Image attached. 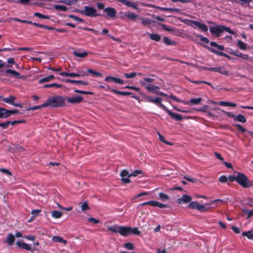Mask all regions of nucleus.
Returning a JSON list of instances; mask_svg holds the SVG:
<instances>
[{
    "instance_id": "nucleus-52",
    "label": "nucleus",
    "mask_w": 253,
    "mask_h": 253,
    "mask_svg": "<svg viewBox=\"0 0 253 253\" xmlns=\"http://www.w3.org/2000/svg\"><path fill=\"white\" fill-rule=\"evenodd\" d=\"M0 171L2 172L3 173L7 174V175H8L9 176H11L12 175V174L10 172V171L8 169H0Z\"/></svg>"
},
{
    "instance_id": "nucleus-33",
    "label": "nucleus",
    "mask_w": 253,
    "mask_h": 253,
    "mask_svg": "<svg viewBox=\"0 0 253 253\" xmlns=\"http://www.w3.org/2000/svg\"><path fill=\"white\" fill-rule=\"evenodd\" d=\"M51 215L55 218H59L62 215V213L58 211H53L51 212Z\"/></svg>"
},
{
    "instance_id": "nucleus-17",
    "label": "nucleus",
    "mask_w": 253,
    "mask_h": 253,
    "mask_svg": "<svg viewBox=\"0 0 253 253\" xmlns=\"http://www.w3.org/2000/svg\"><path fill=\"white\" fill-rule=\"evenodd\" d=\"M16 245L20 248H22L23 249H25L27 251H31V252H34V250H32L30 245L25 243L22 241H17L16 242Z\"/></svg>"
},
{
    "instance_id": "nucleus-19",
    "label": "nucleus",
    "mask_w": 253,
    "mask_h": 253,
    "mask_svg": "<svg viewBox=\"0 0 253 253\" xmlns=\"http://www.w3.org/2000/svg\"><path fill=\"white\" fill-rule=\"evenodd\" d=\"M104 12H105L107 15L110 17H115L116 16V11L115 8L112 7H107L104 9Z\"/></svg>"
},
{
    "instance_id": "nucleus-16",
    "label": "nucleus",
    "mask_w": 253,
    "mask_h": 253,
    "mask_svg": "<svg viewBox=\"0 0 253 253\" xmlns=\"http://www.w3.org/2000/svg\"><path fill=\"white\" fill-rule=\"evenodd\" d=\"M192 198L190 196L187 195H183L181 198L177 200V202L179 204H185L190 202Z\"/></svg>"
},
{
    "instance_id": "nucleus-4",
    "label": "nucleus",
    "mask_w": 253,
    "mask_h": 253,
    "mask_svg": "<svg viewBox=\"0 0 253 253\" xmlns=\"http://www.w3.org/2000/svg\"><path fill=\"white\" fill-rule=\"evenodd\" d=\"M236 181L244 188H248L253 185L252 182L242 173H238L236 175Z\"/></svg>"
},
{
    "instance_id": "nucleus-13",
    "label": "nucleus",
    "mask_w": 253,
    "mask_h": 253,
    "mask_svg": "<svg viewBox=\"0 0 253 253\" xmlns=\"http://www.w3.org/2000/svg\"><path fill=\"white\" fill-rule=\"evenodd\" d=\"M223 28L222 26L218 25L210 27V31L211 33L215 35L216 36L219 37L223 32Z\"/></svg>"
},
{
    "instance_id": "nucleus-64",
    "label": "nucleus",
    "mask_w": 253,
    "mask_h": 253,
    "mask_svg": "<svg viewBox=\"0 0 253 253\" xmlns=\"http://www.w3.org/2000/svg\"><path fill=\"white\" fill-rule=\"evenodd\" d=\"M231 228L235 233H236L237 234H238L240 233V229L237 227L235 226H232Z\"/></svg>"
},
{
    "instance_id": "nucleus-29",
    "label": "nucleus",
    "mask_w": 253,
    "mask_h": 253,
    "mask_svg": "<svg viewBox=\"0 0 253 253\" xmlns=\"http://www.w3.org/2000/svg\"><path fill=\"white\" fill-rule=\"evenodd\" d=\"M139 20L141 21V23L143 25L149 26L151 24V20L149 18L140 17V19Z\"/></svg>"
},
{
    "instance_id": "nucleus-61",
    "label": "nucleus",
    "mask_w": 253,
    "mask_h": 253,
    "mask_svg": "<svg viewBox=\"0 0 253 253\" xmlns=\"http://www.w3.org/2000/svg\"><path fill=\"white\" fill-rule=\"evenodd\" d=\"M86 31H91V32H93L96 35H98L99 34V32L97 31H96L94 29H91V28H85L84 29Z\"/></svg>"
},
{
    "instance_id": "nucleus-54",
    "label": "nucleus",
    "mask_w": 253,
    "mask_h": 253,
    "mask_svg": "<svg viewBox=\"0 0 253 253\" xmlns=\"http://www.w3.org/2000/svg\"><path fill=\"white\" fill-rule=\"evenodd\" d=\"M10 125V121H7L4 123H0V126L3 128H6Z\"/></svg>"
},
{
    "instance_id": "nucleus-18",
    "label": "nucleus",
    "mask_w": 253,
    "mask_h": 253,
    "mask_svg": "<svg viewBox=\"0 0 253 253\" xmlns=\"http://www.w3.org/2000/svg\"><path fill=\"white\" fill-rule=\"evenodd\" d=\"M231 53L233 55L241 57L243 59H244L247 61H250L252 59V58L249 57V56L248 55L240 53L237 50L232 51V52H231Z\"/></svg>"
},
{
    "instance_id": "nucleus-12",
    "label": "nucleus",
    "mask_w": 253,
    "mask_h": 253,
    "mask_svg": "<svg viewBox=\"0 0 253 253\" xmlns=\"http://www.w3.org/2000/svg\"><path fill=\"white\" fill-rule=\"evenodd\" d=\"M219 201H220V200L217 199V200L211 201L209 203L206 204V206L208 207V208H207L204 205L198 204V206L197 207V210L201 212L206 211H207L208 209L210 208V206H212L213 204Z\"/></svg>"
},
{
    "instance_id": "nucleus-55",
    "label": "nucleus",
    "mask_w": 253,
    "mask_h": 253,
    "mask_svg": "<svg viewBox=\"0 0 253 253\" xmlns=\"http://www.w3.org/2000/svg\"><path fill=\"white\" fill-rule=\"evenodd\" d=\"M98 88L100 89H104L106 90H110L111 91V88L108 85H99L98 86Z\"/></svg>"
},
{
    "instance_id": "nucleus-31",
    "label": "nucleus",
    "mask_w": 253,
    "mask_h": 253,
    "mask_svg": "<svg viewBox=\"0 0 253 253\" xmlns=\"http://www.w3.org/2000/svg\"><path fill=\"white\" fill-rule=\"evenodd\" d=\"M54 78V77L53 75H50L49 76L46 77L45 78H43L42 79H41L39 80V83L41 84L48 82L51 80L53 79Z\"/></svg>"
},
{
    "instance_id": "nucleus-22",
    "label": "nucleus",
    "mask_w": 253,
    "mask_h": 253,
    "mask_svg": "<svg viewBox=\"0 0 253 253\" xmlns=\"http://www.w3.org/2000/svg\"><path fill=\"white\" fill-rule=\"evenodd\" d=\"M52 240L54 242L63 243L64 245L67 244V241L64 240L62 237L54 236L52 237Z\"/></svg>"
},
{
    "instance_id": "nucleus-14",
    "label": "nucleus",
    "mask_w": 253,
    "mask_h": 253,
    "mask_svg": "<svg viewBox=\"0 0 253 253\" xmlns=\"http://www.w3.org/2000/svg\"><path fill=\"white\" fill-rule=\"evenodd\" d=\"M104 80L105 82L108 83L114 82L120 84H124V81L123 80L112 76L106 77Z\"/></svg>"
},
{
    "instance_id": "nucleus-7",
    "label": "nucleus",
    "mask_w": 253,
    "mask_h": 253,
    "mask_svg": "<svg viewBox=\"0 0 253 253\" xmlns=\"http://www.w3.org/2000/svg\"><path fill=\"white\" fill-rule=\"evenodd\" d=\"M160 107L168 113V114L173 119L176 121H180L183 118L180 114L173 113L169 110L164 105H160Z\"/></svg>"
},
{
    "instance_id": "nucleus-25",
    "label": "nucleus",
    "mask_w": 253,
    "mask_h": 253,
    "mask_svg": "<svg viewBox=\"0 0 253 253\" xmlns=\"http://www.w3.org/2000/svg\"><path fill=\"white\" fill-rule=\"evenodd\" d=\"M6 74H10L17 78H20V74L16 71L12 69H7L5 71Z\"/></svg>"
},
{
    "instance_id": "nucleus-9",
    "label": "nucleus",
    "mask_w": 253,
    "mask_h": 253,
    "mask_svg": "<svg viewBox=\"0 0 253 253\" xmlns=\"http://www.w3.org/2000/svg\"><path fill=\"white\" fill-rule=\"evenodd\" d=\"M60 75L62 76H65V77H70L71 78H75V77H79L81 76H85L86 75V73L84 71H79L78 73H67V72H62L60 73Z\"/></svg>"
},
{
    "instance_id": "nucleus-42",
    "label": "nucleus",
    "mask_w": 253,
    "mask_h": 253,
    "mask_svg": "<svg viewBox=\"0 0 253 253\" xmlns=\"http://www.w3.org/2000/svg\"><path fill=\"white\" fill-rule=\"evenodd\" d=\"M43 87L44 88L53 87H60L61 85L59 84H58L53 83V84H45L43 86Z\"/></svg>"
},
{
    "instance_id": "nucleus-60",
    "label": "nucleus",
    "mask_w": 253,
    "mask_h": 253,
    "mask_svg": "<svg viewBox=\"0 0 253 253\" xmlns=\"http://www.w3.org/2000/svg\"><path fill=\"white\" fill-rule=\"evenodd\" d=\"M88 220L89 221L93 222V223H94L95 224H97V223H99V220L96 219L94 218H92V217L89 218L88 219Z\"/></svg>"
},
{
    "instance_id": "nucleus-6",
    "label": "nucleus",
    "mask_w": 253,
    "mask_h": 253,
    "mask_svg": "<svg viewBox=\"0 0 253 253\" xmlns=\"http://www.w3.org/2000/svg\"><path fill=\"white\" fill-rule=\"evenodd\" d=\"M16 98L14 96L11 95L7 97L4 98L2 97V100L5 103H6L10 105H12L15 107H18L21 108H22L23 105L22 104L14 103V101L16 100Z\"/></svg>"
},
{
    "instance_id": "nucleus-62",
    "label": "nucleus",
    "mask_w": 253,
    "mask_h": 253,
    "mask_svg": "<svg viewBox=\"0 0 253 253\" xmlns=\"http://www.w3.org/2000/svg\"><path fill=\"white\" fill-rule=\"evenodd\" d=\"M158 202L156 201H150L149 205L152 207H157Z\"/></svg>"
},
{
    "instance_id": "nucleus-43",
    "label": "nucleus",
    "mask_w": 253,
    "mask_h": 253,
    "mask_svg": "<svg viewBox=\"0 0 253 253\" xmlns=\"http://www.w3.org/2000/svg\"><path fill=\"white\" fill-rule=\"evenodd\" d=\"M162 99L159 97H156L153 99V103H154L155 104H159V107H160V105H163L161 103Z\"/></svg>"
},
{
    "instance_id": "nucleus-15",
    "label": "nucleus",
    "mask_w": 253,
    "mask_h": 253,
    "mask_svg": "<svg viewBox=\"0 0 253 253\" xmlns=\"http://www.w3.org/2000/svg\"><path fill=\"white\" fill-rule=\"evenodd\" d=\"M83 98L82 96L76 95L73 97H69L67 99L68 103L72 104H77L82 101Z\"/></svg>"
},
{
    "instance_id": "nucleus-53",
    "label": "nucleus",
    "mask_w": 253,
    "mask_h": 253,
    "mask_svg": "<svg viewBox=\"0 0 253 253\" xmlns=\"http://www.w3.org/2000/svg\"><path fill=\"white\" fill-rule=\"evenodd\" d=\"M87 72L90 73H91L96 76H101V74L100 73L96 72L92 69H87Z\"/></svg>"
},
{
    "instance_id": "nucleus-11",
    "label": "nucleus",
    "mask_w": 253,
    "mask_h": 253,
    "mask_svg": "<svg viewBox=\"0 0 253 253\" xmlns=\"http://www.w3.org/2000/svg\"><path fill=\"white\" fill-rule=\"evenodd\" d=\"M129 175L130 173L126 169L122 170L120 173L121 180L125 183H129L131 182V180L129 178L131 176Z\"/></svg>"
},
{
    "instance_id": "nucleus-32",
    "label": "nucleus",
    "mask_w": 253,
    "mask_h": 253,
    "mask_svg": "<svg viewBox=\"0 0 253 253\" xmlns=\"http://www.w3.org/2000/svg\"><path fill=\"white\" fill-rule=\"evenodd\" d=\"M202 100V98H191L189 101L187 102H189L188 105H190V103L193 104H198L201 103Z\"/></svg>"
},
{
    "instance_id": "nucleus-27",
    "label": "nucleus",
    "mask_w": 253,
    "mask_h": 253,
    "mask_svg": "<svg viewBox=\"0 0 253 253\" xmlns=\"http://www.w3.org/2000/svg\"><path fill=\"white\" fill-rule=\"evenodd\" d=\"M158 199L163 202H165L169 200V197L168 195L166 194H165L164 193H160L159 194Z\"/></svg>"
},
{
    "instance_id": "nucleus-5",
    "label": "nucleus",
    "mask_w": 253,
    "mask_h": 253,
    "mask_svg": "<svg viewBox=\"0 0 253 253\" xmlns=\"http://www.w3.org/2000/svg\"><path fill=\"white\" fill-rule=\"evenodd\" d=\"M80 13L88 17H95L98 15L97 10L90 6H85L83 10H81Z\"/></svg>"
},
{
    "instance_id": "nucleus-51",
    "label": "nucleus",
    "mask_w": 253,
    "mask_h": 253,
    "mask_svg": "<svg viewBox=\"0 0 253 253\" xmlns=\"http://www.w3.org/2000/svg\"><path fill=\"white\" fill-rule=\"evenodd\" d=\"M77 1V0H65L63 2L69 5H71L75 3Z\"/></svg>"
},
{
    "instance_id": "nucleus-46",
    "label": "nucleus",
    "mask_w": 253,
    "mask_h": 253,
    "mask_svg": "<svg viewBox=\"0 0 253 253\" xmlns=\"http://www.w3.org/2000/svg\"><path fill=\"white\" fill-rule=\"evenodd\" d=\"M197 37H198L200 39V40H201V41L203 42L207 43L209 42V40L207 38L203 37L201 35H198Z\"/></svg>"
},
{
    "instance_id": "nucleus-8",
    "label": "nucleus",
    "mask_w": 253,
    "mask_h": 253,
    "mask_svg": "<svg viewBox=\"0 0 253 253\" xmlns=\"http://www.w3.org/2000/svg\"><path fill=\"white\" fill-rule=\"evenodd\" d=\"M189 25L192 26L194 28H198L204 32H206L208 30L207 25L196 21L191 20L189 21Z\"/></svg>"
},
{
    "instance_id": "nucleus-10",
    "label": "nucleus",
    "mask_w": 253,
    "mask_h": 253,
    "mask_svg": "<svg viewBox=\"0 0 253 253\" xmlns=\"http://www.w3.org/2000/svg\"><path fill=\"white\" fill-rule=\"evenodd\" d=\"M125 17H127L129 19L134 22L136 21V20H139L140 19V16L139 15L130 11L125 12L124 14V16L121 18H123Z\"/></svg>"
},
{
    "instance_id": "nucleus-20",
    "label": "nucleus",
    "mask_w": 253,
    "mask_h": 253,
    "mask_svg": "<svg viewBox=\"0 0 253 253\" xmlns=\"http://www.w3.org/2000/svg\"><path fill=\"white\" fill-rule=\"evenodd\" d=\"M214 72H218L226 76H228L229 75L228 72L225 70L223 67H215Z\"/></svg>"
},
{
    "instance_id": "nucleus-47",
    "label": "nucleus",
    "mask_w": 253,
    "mask_h": 253,
    "mask_svg": "<svg viewBox=\"0 0 253 253\" xmlns=\"http://www.w3.org/2000/svg\"><path fill=\"white\" fill-rule=\"evenodd\" d=\"M81 209L83 211H85L86 210L89 209L87 202H85L81 206Z\"/></svg>"
},
{
    "instance_id": "nucleus-63",
    "label": "nucleus",
    "mask_w": 253,
    "mask_h": 253,
    "mask_svg": "<svg viewBox=\"0 0 253 253\" xmlns=\"http://www.w3.org/2000/svg\"><path fill=\"white\" fill-rule=\"evenodd\" d=\"M214 155L217 159L223 162V157H221V156L220 155V154H219L217 152H214Z\"/></svg>"
},
{
    "instance_id": "nucleus-50",
    "label": "nucleus",
    "mask_w": 253,
    "mask_h": 253,
    "mask_svg": "<svg viewBox=\"0 0 253 253\" xmlns=\"http://www.w3.org/2000/svg\"><path fill=\"white\" fill-rule=\"evenodd\" d=\"M124 247L128 250H133L134 249V246L131 243H127L125 244Z\"/></svg>"
},
{
    "instance_id": "nucleus-59",
    "label": "nucleus",
    "mask_w": 253,
    "mask_h": 253,
    "mask_svg": "<svg viewBox=\"0 0 253 253\" xmlns=\"http://www.w3.org/2000/svg\"><path fill=\"white\" fill-rule=\"evenodd\" d=\"M70 17L76 21L80 22H82L83 21V20L79 17H77L74 15H70Z\"/></svg>"
},
{
    "instance_id": "nucleus-45",
    "label": "nucleus",
    "mask_w": 253,
    "mask_h": 253,
    "mask_svg": "<svg viewBox=\"0 0 253 253\" xmlns=\"http://www.w3.org/2000/svg\"><path fill=\"white\" fill-rule=\"evenodd\" d=\"M163 40L164 42L167 45H171L174 43V42H172L169 38L166 37L164 38Z\"/></svg>"
},
{
    "instance_id": "nucleus-26",
    "label": "nucleus",
    "mask_w": 253,
    "mask_h": 253,
    "mask_svg": "<svg viewBox=\"0 0 253 253\" xmlns=\"http://www.w3.org/2000/svg\"><path fill=\"white\" fill-rule=\"evenodd\" d=\"M233 118L235 120L241 123H245L246 122V118L241 114L238 115L237 116H233Z\"/></svg>"
},
{
    "instance_id": "nucleus-30",
    "label": "nucleus",
    "mask_w": 253,
    "mask_h": 253,
    "mask_svg": "<svg viewBox=\"0 0 253 253\" xmlns=\"http://www.w3.org/2000/svg\"><path fill=\"white\" fill-rule=\"evenodd\" d=\"M218 104H219L220 105H221V106H230V107H233L236 106V104L235 103L223 101H220L218 103Z\"/></svg>"
},
{
    "instance_id": "nucleus-35",
    "label": "nucleus",
    "mask_w": 253,
    "mask_h": 253,
    "mask_svg": "<svg viewBox=\"0 0 253 253\" xmlns=\"http://www.w3.org/2000/svg\"><path fill=\"white\" fill-rule=\"evenodd\" d=\"M149 37L152 40L158 42L161 40V37L156 34H150Z\"/></svg>"
},
{
    "instance_id": "nucleus-56",
    "label": "nucleus",
    "mask_w": 253,
    "mask_h": 253,
    "mask_svg": "<svg viewBox=\"0 0 253 253\" xmlns=\"http://www.w3.org/2000/svg\"><path fill=\"white\" fill-rule=\"evenodd\" d=\"M172 99L175 101L179 102H182L185 104H189V102H186L184 100H181L177 98L176 96L172 97Z\"/></svg>"
},
{
    "instance_id": "nucleus-44",
    "label": "nucleus",
    "mask_w": 253,
    "mask_h": 253,
    "mask_svg": "<svg viewBox=\"0 0 253 253\" xmlns=\"http://www.w3.org/2000/svg\"><path fill=\"white\" fill-rule=\"evenodd\" d=\"M142 173V171L139 169L135 170L132 173H130V175L131 176H136Z\"/></svg>"
},
{
    "instance_id": "nucleus-1",
    "label": "nucleus",
    "mask_w": 253,
    "mask_h": 253,
    "mask_svg": "<svg viewBox=\"0 0 253 253\" xmlns=\"http://www.w3.org/2000/svg\"><path fill=\"white\" fill-rule=\"evenodd\" d=\"M107 230L113 233H119L124 237L128 236L131 234L137 235L140 234V231L137 227L133 228L130 227L120 226L116 224L108 226Z\"/></svg>"
},
{
    "instance_id": "nucleus-41",
    "label": "nucleus",
    "mask_w": 253,
    "mask_h": 253,
    "mask_svg": "<svg viewBox=\"0 0 253 253\" xmlns=\"http://www.w3.org/2000/svg\"><path fill=\"white\" fill-rule=\"evenodd\" d=\"M43 107H46L44 103L40 105L35 106L33 107H31L29 109H28L27 110H35L36 109H40Z\"/></svg>"
},
{
    "instance_id": "nucleus-38",
    "label": "nucleus",
    "mask_w": 253,
    "mask_h": 253,
    "mask_svg": "<svg viewBox=\"0 0 253 253\" xmlns=\"http://www.w3.org/2000/svg\"><path fill=\"white\" fill-rule=\"evenodd\" d=\"M157 133H158V135H159V139L160 140V141H161L162 142H164V143H165L167 145H172V143L166 141L165 140L164 137L162 135H161L159 132H158Z\"/></svg>"
},
{
    "instance_id": "nucleus-34",
    "label": "nucleus",
    "mask_w": 253,
    "mask_h": 253,
    "mask_svg": "<svg viewBox=\"0 0 253 253\" xmlns=\"http://www.w3.org/2000/svg\"><path fill=\"white\" fill-rule=\"evenodd\" d=\"M111 91L114 93H117V94H118L120 95H130L131 94V93L130 92L120 91H118L115 89H111Z\"/></svg>"
},
{
    "instance_id": "nucleus-24",
    "label": "nucleus",
    "mask_w": 253,
    "mask_h": 253,
    "mask_svg": "<svg viewBox=\"0 0 253 253\" xmlns=\"http://www.w3.org/2000/svg\"><path fill=\"white\" fill-rule=\"evenodd\" d=\"M65 82L66 83H76V84H81L83 85H87L88 83L87 82H84L82 81H76V80H72L70 79H66Z\"/></svg>"
},
{
    "instance_id": "nucleus-36",
    "label": "nucleus",
    "mask_w": 253,
    "mask_h": 253,
    "mask_svg": "<svg viewBox=\"0 0 253 253\" xmlns=\"http://www.w3.org/2000/svg\"><path fill=\"white\" fill-rule=\"evenodd\" d=\"M54 7L56 10H61L62 11H65L67 9L65 6L59 4L55 5Z\"/></svg>"
},
{
    "instance_id": "nucleus-49",
    "label": "nucleus",
    "mask_w": 253,
    "mask_h": 253,
    "mask_svg": "<svg viewBox=\"0 0 253 253\" xmlns=\"http://www.w3.org/2000/svg\"><path fill=\"white\" fill-rule=\"evenodd\" d=\"M136 75V73L135 72H131L130 74L126 73L124 74V76L127 79L134 78Z\"/></svg>"
},
{
    "instance_id": "nucleus-28",
    "label": "nucleus",
    "mask_w": 253,
    "mask_h": 253,
    "mask_svg": "<svg viewBox=\"0 0 253 253\" xmlns=\"http://www.w3.org/2000/svg\"><path fill=\"white\" fill-rule=\"evenodd\" d=\"M15 241L14 236L12 234H9L6 239V242L9 245H12Z\"/></svg>"
},
{
    "instance_id": "nucleus-57",
    "label": "nucleus",
    "mask_w": 253,
    "mask_h": 253,
    "mask_svg": "<svg viewBox=\"0 0 253 253\" xmlns=\"http://www.w3.org/2000/svg\"><path fill=\"white\" fill-rule=\"evenodd\" d=\"M223 31H225L226 32L233 35L235 34V33L233 31H232L229 27L223 26Z\"/></svg>"
},
{
    "instance_id": "nucleus-39",
    "label": "nucleus",
    "mask_w": 253,
    "mask_h": 253,
    "mask_svg": "<svg viewBox=\"0 0 253 253\" xmlns=\"http://www.w3.org/2000/svg\"><path fill=\"white\" fill-rule=\"evenodd\" d=\"M238 46L241 49H242V50H245L247 48V45H246V43L243 42L241 40H239L238 41Z\"/></svg>"
},
{
    "instance_id": "nucleus-21",
    "label": "nucleus",
    "mask_w": 253,
    "mask_h": 253,
    "mask_svg": "<svg viewBox=\"0 0 253 253\" xmlns=\"http://www.w3.org/2000/svg\"><path fill=\"white\" fill-rule=\"evenodd\" d=\"M0 111L2 118H6L10 116L9 110H6L4 108L0 107Z\"/></svg>"
},
{
    "instance_id": "nucleus-2",
    "label": "nucleus",
    "mask_w": 253,
    "mask_h": 253,
    "mask_svg": "<svg viewBox=\"0 0 253 253\" xmlns=\"http://www.w3.org/2000/svg\"><path fill=\"white\" fill-rule=\"evenodd\" d=\"M44 103L46 107L58 108L64 106L65 101L61 96H52L49 97Z\"/></svg>"
},
{
    "instance_id": "nucleus-58",
    "label": "nucleus",
    "mask_w": 253,
    "mask_h": 253,
    "mask_svg": "<svg viewBox=\"0 0 253 253\" xmlns=\"http://www.w3.org/2000/svg\"><path fill=\"white\" fill-rule=\"evenodd\" d=\"M227 180H228L227 177H226L224 175H222L219 177V181H220V182H221L222 183L225 182Z\"/></svg>"
},
{
    "instance_id": "nucleus-37",
    "label": "nucleus",
    "mask_w": 253,
    "mask_h": 253,
    "mask_svg": "<svg viewBox=\"0 0 253 253\" xmlns=\"http://www.w3.org/2000/svg\"><path fill=\"white\" fill-rule=\"evenodd\" d=\"M242 234L243 236H246L249 239H253V233L250 231L243 232Z\"/></svg>"
},
{
    "instance_id": "nucleus-23",
    "label": "nucleus",
    "mask_w": 253,
    "mask_h": 253,
    "mask_svg": "<svg viewBox=\"0 0 253 253\" xmlns=\"http://www.w3.org/2000/svg\"><path fill=\"white\" fill-rule=\"evenodd\" d=\"M74 55L78 57L83 58L87 56V53L86 51L80 52L79 51H74Z\"/></svg>"
},
{
    "instance_id": "nucleus-48",
    "label": "nucleus",
    "mask_w": 253,
    "mask_h": 253,
    "mask_svg": "<svg viewBox=\"0 0 253 253\" xmlns=\"http://www.w3.org/2000/svg\"><path fill=\"white\" fill-rule=\"evenodd\" d=\"M41 211L40 210H32L31 211L32 217H35Z\"/></svg>"
},
{
    "instance_id": "nucleus-3",
    "label": "nucleus",
    "mask_w": 253,
    "mask_h": 253,
    "mask_svg": "<svg viewBox=\"0 0 253 253\" xmlns=\"http://www.w3.org/2000/svg\"><path fill=\"white\" fill-rule=\"evenodd\" d=\"M154 82V79L146 77L144 78L143 80L140 81L139 83L147 90L152 93H155L157 90L160 89V87L158 85L152 84Z\"/></svg>"
},
{
    "instance_id": "nucleus-40",
    "label": "nucleus",
    "mask_w": 253,
    "mask_h": 253,
    "mask_svg": "<svg viewBox=\"0 0 253 253\" xmlns=\"http://www.w3.org/2000/svg\"><path fill=\"white\" fill-rule=\"evenodd\" d=\"M198 203L196 202H192L188 206L189 209H197L198 206Z\"/></svg>"
}]
</instances>
